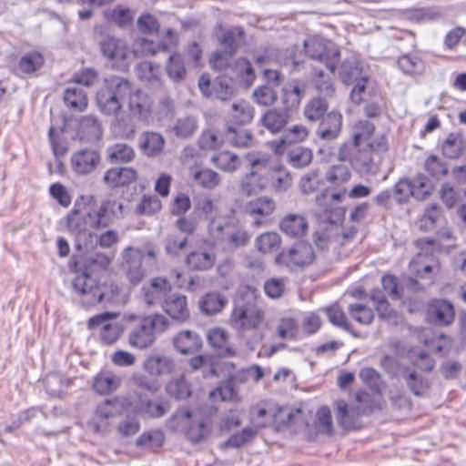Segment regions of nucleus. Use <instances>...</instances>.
I'll return each instance as SVG.
<instances>
[{
  "label": "nucleus",
  "instance_id": "obj_1",
  "mask_svg": "<svg viewBox=\"0 0 466 466\" xmlns=\"http://www.w3.org/2000/svg\"><path fill=\"white\" fill-rule=\"evenodd\" d=\"M127 97L131 116L141 119L149 116L153 105L150 96L128 79L118 76L104 79L96 94V104L102 115L116 117L122 112V102Z\"/></svg>",
  "mask_w": 466,
  "mask_h": 466
},
{
  "label": "nucleus",
  "instance_id": "obj_2",
  "mask_svg": "<svg viewBox=\"0 0 466 466\" xmlns=\"http://www.w3.org/2000/svg\"><path fill=\"white\" fill-rule=\"evenodd\" d=\"M122 204L115 199H105L98 204L94 196L81 195L66 214V226L76 238L86 234L91 236L92 230L110 227L122 213Z\"/></svg>",
  "mask_w": 466,
  "mask_h": 466
},
{
  "label": "nucleus",
  "instance_id": "obj_3",
  "mask_svg": "<svg viewBox=\"0 0 466 466\" xmlns=\"http://www.w3.org/2000/svg\"><path fill=\"white\" fill-rule=\"evenodd\" d=\"M362 383L370 389L358 390L347 401L338 399L333 407L338 424L344 430H356L363 426L361 419L370 416L375 410V396L379 393V373L372 368H363L360 371Z\"/></svg>",
  "mask_w": 466,
  "mask_h": 466
},
{
  "label": "nucleus",
  "instance_id": "obj_4",
  "mask_svg": "<svg viewBox=\"0 0 466 466\" xmlns=\"http://www.w3.org/2000/svg\"><path fill=\"white\" fill-rule=\"evenodd\" d=\"M68 268L70 272L75 274L72 281L73 290L83 305H113L120 301L122 288L113 280L101 282L90 264L79 268L77 259L73 257Z\"/></svg>",
  "mask_w": 466,
  "mask_h": 466
},
{
  "label": "nucleus",
  "instance_id": "obj_5",
  "mask_svg": "<svg viewBox=\"0 0 466 466\" xmlns=\"http://www.w3.org/2000/svg\"><path fill=\"white\" fill-rule=\"evenodd\" d=\"M124 321L127 344L138 350L151 348L158 335L166 332L170 326L168 319L159 312L127 314L124 316Z\"/></svg>",
  "mask_w": 466,
  "mask_h": 466
},
{
  "label": "nucleus",
  "instance_id": "obj_6",
  "mask_svg": "<svg viewBox=\"0 0 466 466\" xmlns=\"http://www.w3.org/2000/svg\"><path fill=\"white\" fill-rule=\"evenodd\" d=\"M212 416L201 406L181 407L167 420V428L181 431L188 441L198 444L210 434Z\"/></svg>",
  "mask_w": 466,
  "mask_h": 466
},
{
  "label": "nucleus",
  "instance_id": "obj_7",
  "mask_svg": "<svg viewBox=\"0 0 466 466\" xmlns=\"http://www.w3.org/2000/svg\"><path fill=\"white\" fill-rule=\"evenodd\" d=\"M248 171L242 177L239 188L243 195L250 197L263 191L269 186L270 155L260 151L245 155Z\"/></svg>",
  "mask_w": 466,
  "mask_h": 466
},
{
  "label": "nucleus",
  "instance_id": "obj_8",
  "mask_svg": "<svg viewBox=\"0 0 466 466\" xmlns=\"http://www.w3.org/2000/svg\"><path fill=\"white\" fill-rule=\"evenodd\" d=\"M249 291L234 303L228 318L229 325L242 332L259 329L265 320V311L256 301L258 290Z\"/></svg>",
  "mask_w": 466,
  "mask_h": 466
},
{
  "label": "nucleus",
  "instance_id": "obj_9",
  "mask_svg": "<svg viewBox=\"0 0 466 466\" xmlns=\"http://www.w3.org/2000/svg\"><path fill=\"white\" fill-rule=\"evenodd\" d=\"M348 145L343 144L339 151V163L331 165L325 172L326 188L329 199L335 203H342L347 198L348 184L352 177V163L349 157Z\"/></svg>",
  "mask_w": 466,
  "mask_h": 466
},
{
  "label": "nucleus",
  "instance_id": "obj_10",
  "mask_svg": "<svg viewBox=\"0 0 466 466\" xmlns=\"http://www.w3.org/2000/svg\"><path fill=\"white\" fill-rule=\"evenodd\" d=\"M384 34L387 38L397 42L395 47L400 53L397 65L401 72L410 76L421 75L425 70L424 61L416 55L405 53L407 50L416 47L415 35L409 31L397 30L391 27L387 28Z\"/></svg>",
  "mask_w": 466,
  "mask_h": 466
},
{
  "label": "nucleus",
  "instance_id": "obj_11",
  "mask_svg": "<svg viewBox=\"0 0 466 466\" xmlns=\"http://www.w3.org/2000/svg\"><path fill=\"white\" fill-rule=\"evenodd\" d=\"M303 46L306 55L310 59L321 62L331 74H334L339 62L340 53L330 41L313 35L307 38Z\"/></svg>",
  "mask_w": 466,
  "mask_h": 466
},
{
  "label": "nucleus",
  "instance_id": "obj_12",
  "mask_svg": "<svg viewBox=\"0 0 466 466\" xmlns=\"http://www.w3.org/2000/svg\"><path fill=\"white\" fill-rule=\"evenodd\" d=\"M314 259L315 254L312 246L307 242H297L278 252L274 262L276 265L293 270L310 265Z\"/></svg>",
  "mask_w": 466,
  "mask_h": 466
},
{
  "label": "nucleus",
  "instance_id": "obj_13",
  "mask_svg": "<svg viewBox=\"0 0 466 466\" xmlns=\"http://www.w3.org/2000/svg\"><path fill=\"white\" fill-rule=\"evenodd\" d=\"M99 46L103 56L111 63L113 67L120 70L128 69L133 52L124 39L107 35L100 42Z\"/></svg>",
  "mask_w": 466,
  "mask_h": 466
},
{
  "label": "nucleus",
  "instance_id": "obj_14",
  "mask_svg": "<svg viewBox=\"0 0 466 466\" xmlns=\"http://www.w3.org/2000/svg\"><path fill=\"white\" fill-rule=\"evenodd\" d=\"M212 235L219 239L224 247L235 250L247 246L250 241L249 232L238 221L225 220Z\"/></svg>",
  "mask_w": 466,
  "mask_h": 466
},
{
  "label": "nucleus",
  "instance_id": "obj_15",
  "mask_svg": "<svg viewBox=\"0 0 466 466\" xmlns=\"http://www.w3.org/2000/svg\"><path fill=\"white\" fill-rule=\"evenodd\" d=\"M434 244V239L430 238H422L416 240V246L421 250ZM439 268L440 264L437 259L432 255L429 256L427 252L424 253L423 251L419 252L409 264L410 273L420 279L431 278V275L434 271H439Z\"/></svg>",
  "mask_w": 466,
  "mask_h": 466
},
{
  "label": "nucleus",
  "instance_id": "obj_16",
  "mask_svg": "<svg viewBox=\"0 0 466 466\" xmlns=\"http://www.w3.org/2000/svg\"><path fill=\"white\" fill-rule=\"evenodd\" d=\"M115 318L116 314L104 312L91 317L87 321L88 329H100L99 339L103 345L110 346L116 343L122 335V327L111 321Z\"/></svg>",
  "mask_w": 466,
  "mask_h": 466
},
{
  "label": "nucleus",
  "instance_id": "obj_17",
  "mask_svg": "<svg viewBox=\"0 0 466 466\" xmlns=\"http://www.w3.org/2000/svg\"><path fill=\"white\" fill-rule=\"evenodd\" d=\"M341 80L348 86H353L350 93L351 100L360 104L365 100L369 78L364 75L362 68L358 64H344L340 74Z\"/></svg>",
  "mask_w": 466,
  "mask_h": 466
},
{
  "label": "nucleus",
  "instance_id": "obj_18",
  "mask_svg": "<svg viewBox=\"0 0 466 466\" xmlns=\"http://www.w3.org/2000/svg\"><path fill=\"white\" fill-rule=\"evenodd\" d=\"M167 42L156 44L153 40L145 37H138L135 40L132 52L133 58L154 56L158 51H167L170 47H176L178 45V35L171 28L166 30Z\"/></svg>",
  "mask_w": 466,
  "mask_h": 466
},
{
  "label": "nucleus",
  "instance_id": "obj_19",
  "mask_svg": "<svg viewBox=\"0 0 466 466\" xmlns=\"http://www.w3.org/2000/svg\"><path fill=\"white\" fill-rule=\"evenodd\" d=\"M172 290L171 282L165 277H153L141 288V299L147 306L163 302Z\"/></svg>",
  "mask_w": 466,
  "mask_h": 466
},
{
  "label": "nucleus",
  "instance_id": "obj_20",
  "mask_svg": "<svg viewBox=\"0 0 466 466\" xmlns=\"http://www.w3.org/2000/svg\"><path fill=\"white\" fill-rule=\"evenodd\" d=\"M455 318L453 304L444 299H431L426 309V319L429 323L439 327L450 326Z\"/></svg>",
  "mask_w": 466,
  "mask_h": 466
},
{
  "label": "nucleus",
  "instance_id": "obj_21",
  "mask_svg": "<svg viewBox=\"0 0 466 466\" xmlns=\"http://www.w3.org/2000/svg\"><path fill=\"white\" fill-rule=\"evenodd\" d=\"M206 337L209 347L218 356L232 358L238 355V349L231 342L230 333L227 329L218 326L210 328Z\"/></svg>",
  "mask_w": 466,
  "mask_h": 466
},
{
  "label": "nucleus",
  "instance_id": "obj_22",
  "mask_svg": "<svg viewBox=\"0 0 466 466\" xmlns=\"http://www.w3.org/2000/svg\"><path fill=\"white\" fill-rule=\"evenodd\" d=\"M163 311L174 321L184 323L190 319V309L187 296L174 293L162 302Z\"/></svg>",
  "mask_w": 466,
  "mask_h": 466
},
{
  "label": "nucleus",
  "instance_id": "obj_23",
  "mask_svg": "<svg viewBox=\"0 0 466 466\" xmlns=\"http://www.w3.org/2000/svg\"><path fill=\"white\" fill-rule=\"evenodd\" d=\"M100 154L91 148H83L71 156L70 163L73 171L78 175L92 173L100 164Z\"/></svg>",
  "mask_w": 466,
  "mask_h": 466
},
{
  "label": "nucleus",
  "instance_id": "obj_24",
  "mask_svg": "<svg viewBox=\"0 0 466 466\" xmlns=\"http://www.w3.org/2000/svg\"><path fill=\"white\" fill-rule=\"evenodd\" d=\"M246 213L254 218L256 226L266 222L276 209V202L268 196L256 198L246 205Z\"/></svg>",
  "mask_w": 466,
  "mask_h": 466
},
{
  "label": "nucleus",
  "instance_id": "obj_25",
  "mask_svg": "<svg viewBox=\"0 0 466 466\" xmlns=\"http://www.w3.org/2000/svg\"><path fill=\"white\" fill-rule=\"evenodd\" d=\"M189 178L197 186L204 188L212 190L216 188L221 182L220 175L202 165V163H194L188 167Z\"/></svg>",
  "mask_w": 466,
  "mask_h": 466
},
{
  "label": "nucleus",
  "instance_id": "obj_26",
  "mask_svg": "<svg viewBox=\"0 0 466 466\" xmlns=\"http://www.w3.org/2000/svg\"><path fill=\"white\" fill-rule=\"evenodd\" d=\"M123 259L127 265V278L132 285L138 284L144 278V270L142 268L143 251L128 247L123 252Z\"/></svg>",
  "mask_w": 466,
  "mask_h": 466
},
{
  "label": "nucleus",
  "instance_id": "obj_27",
  "mask_svg": "<svg viewBox=\"0 0 466 466\" xmlns=\"http://www.w3.org/2000/svg\"><path fill=\"white\" fill-rule=\"evenodd\" d=\"M196 211L208 220V228L211 234L224 221L222 218V210L218 201L206 196L198 199L196 205Z\"/></svg>",
  "mask_w": 466,
  "mask_h": 466
},
{
  "label": "nucleus",
  "instance_id": "obj_28",
  "mask_svg": "<svg viewBox=\"0 0 466 466\" xmlns=\"http://www.w3.org/2000/svg\"><path fill=\"white\" fill-rule=\"evenodd\" d=\"M305 422L301 409H289L276 404V410L272 414L270 424L278 431L289 426H298Z\"/></svg>",
  "mask_w": 466,
  "mask_h": 466
},
{
  "label": "nucleus",
  "instance_id": "obj_29",
  "mask_svg": "<svg viewBox=\"0 0 466 466\" xmlns=\"http://www.w3.org/2000/svg\"><path fill=\"white\" fill-rule=\"evenodd\" d=\"M173 346L181 355H194L198 353L203 346L201 337L191 330H182L173 338Z\"/></svg>",
  "mask_w": 466,
  "mask_h": 466
},
{
  "label": "nucleus",
  "instance_id": "obj_30",
  "mask_svg": "<svg viewBox=\"0 0 466 466\" xmlns=\"http://www.w3.org/2000/svg\"><path fill=\"white\" fill-rule=\"evenodd\" d=\"M309 135V130L306 126L294 125L289 128L281 137L273 140L271 147L276 154L282 155L286 146L298 144L305 141Z\"/></svg>",
  "mask_w": 466,
  "mask_h": 466
},
{
  "label": "nucleus",
  "instance_id": "obj_31",
  "mask_svg": "<svg viewBox=\"0 0 466 466\" xmlns=\"http://www.w3.org/2000/svg\"><path fill=\"white\" fill-rule=\"evenodd\" d=\"M290 120V113L287 109L272 107L266 110L260 123L271 134L281 132Z\"/></svg>",
  "mask_w": 466,
  "mask_h": 466
},
{
  "label": "nucleus",
  "instance_id": "obj_32",
  "mask_svg": "<svg viewBox=\"0 0 466 466\" xmlns=\"http://www.w3.org/2000/svg\"><path fill=\"white\" fill-rule=\"evenodd\" d=\"M143 370L152 377H160L174 371L176 364L170 357L151 354L143 362Z\"/></svg>",
  "mask_w": 466,
  "mask_h": 466
},
{
  "label": "nucleus",
  "instance_id": "obj_33",
  "mask_svg": "<svg viewBox=\"0 0 466 466\" xmlns=\"http://www.w3.org/2000/svg\"><path fill=\"white\" fill-rule=\"evenodd\" d=\"M212 372L218 377L227 379L228 383L234 385L235 389L238 384L248 381L246 368L237 369L231 361L220 360L216 362L213 365Z\"/></svg>",
  "mask_w": 466,
  "mask_h": 466
},
{
  "label": "nucleus",
  "instance_id": "obj_34",
  "mask_svg": "<svg viewBox=\"0 0 466 466\" xmlns=\"http://www.w3.org/2000/svg\"><path fill=\"white\" fill-rule=\"evenodd\" d=\"M279 228L290 238H302L309 230V222L302 215L289 213L281 218Z\"/></svg>",
  "mask_w": 466,
  "mask_h": 466
},
{
  "label": "nucleus",
  "instance_id": "obj_35",
  "mask_svg": "<svg viewBox=\"0 0 466 466\" xmlns=\"http://www.w3.org/2000/svg\"><path fill=\"white\" fill-rule=\"evenodd\" d=\"M137 179V173L132 167H111L104 175V182L111 188L129 186Z\"/></svg>",
  "mask_w": 466,
  "mask_h": 466
},
{
  "label": "nucleus",
  "instance_id": "obj_36",
  "mask_svg": "<svg viewBox=\"0 0 466 466\" xmlns=\"http://www.w3.org/2000/svg\"><path fill=\"white\" fill-rule=\"evenodd\" d=\"M166 140L164 137L157 132H143L138 140L140 151L148 157L159 156L165 147Z\"/></svg>",
  "mask_w": 466,
  "mask_h": 466
},
{
  "label": "nucleus",
  "instance_id": "obj_37",
  "mask_svg": "<svg viewBox=\"0 0 466 466\" xmlns=\"http://www.w3.org/2000/svg\"><path fill=\"white\" fill-rule=\"evenodd\" d=\"M403 16L411 23L424 24L441 20L443 14L437 6H425L405 9Z\"/></svg>",
  "mask_w": 466,
  "mask_h": 466
},
{
  "label": "nucleus",
  "instance_id": "obj_38",
  "mask_svg": "<svg viewBox=\"0 0 466 466\" xmlns=\"http://www.w3.org/2000/svg\"><path fill=\"white\" fill-rule=\"evenodd\" d=\"M254 107L245 100H239L231 105L228 113V126L241 127L246 125L254 117Z\"/></svg>",
  "mask_w": 466,
  "mask_h": 466
},
{
  "label": "nucleus",
  "instance_id": "obj_39",
  "mask_svg": "<svg viewBox=\"0 0 466 466\" xmlns=\"http://www.w3.org/2000/svg\"><path fill=\"white\" fill-rule=\"evenodd\" d=\"M401 374L410 391L418 397L423 396L429 390L430 384L427 379L419 375L415 370L408 367H400L394 376Z\"/></svg>",
  "mask_w": 466,
  "mask_h": 466
},
{
  "label": "nucleus",
  "instance_id": "obj_40",
  "mask_svg": "<svg viewBox=\"0 0 466 466\" xmlns=\"http://www.w3.org/2000/svg\"><path fill=\"white\" fill-rule=\"evenodd\" d=\"M282 245V238L276 231H267L259 234L254 240L256 250L264 256L278 252Z\"/></svg>",
  "mask_w": 466,
  "mask_h": 466
},
{
  "label": "nucleus",
  "instance_id": "obj_41",
  "mask_svg": "<svg viewBox=\"0 0 466 466\" xmlns=\"http://www.w3.org/2000/svg\"><path fill=\"white\" fill-rule=\"evenodd\" d=\"M228 304V299L218 291H211L204 294L199 300L201 312L208 316L220 313Z\"/></svg>",
  "mask_w": 466,
  "mask_h": 466
},
{
  "label": "nucleus",
  "instance_id": "obj_42",
  "mask_svg": "<svg viewBox=\"0 0 466 466\" xmlns=\"http://www.w3.org/2000/svg\"><path fill=\"white\" fill-rule=\"evenodd\" d=\"M270 166L271 168L268 171L270 176L269 185L273 187L276 191L287 190L292 183V178L289 171L275 161L274 157L270 155Z\"/></svg>",
  "mask_w": 466,
  "mask_h": 466
},
{
  "label": "nucleus",
  "instance_id": "obj_43",
  "mask_svg": "<svg viewBox=\"0 0 466 466\" xmlns=\"http://www.w3.org/2000/svg\"><path fill=\"white\" fill-rule=\"evenodd\" d=\"M342 125V116L339 113L331 111L327 113L319 125V137L325 140L335 139L340 130Z\"/></svg>",
  "mask_w": 466,
  "mask_h": 466
},
{
  "label": "nucleus",
  "instance_id": "obj_44",
  "mask_svg": "<svg viewBox=\"0 0 466 466\" xmlns=\"http://www.w3.org/2000/svg\"><path fill=\"white\" fill-rule=\"evenodd\" d=\"M441 150L445 157L459 158L466 153V138L461 133H451L443 141Z\"/></svg>",
  "mask_w": 466,
  "mask_h": 466
},
{
  "label": "nucleus",
  "instance_id": "obj_45",
  "mask_svg": "<svg viewBox=\"0 0 466 466\" xmlns=\"http://www.w3.org/2000/svg\"><path fill=\"white\" fill-rule=\"evenodd\" d=\"M215 261V254L203 249L191 251L187 254L186 258L188 268L196 271H203L211 268Z\"/></svg>",
  "mask_w": 466,
  "mask_h": 466
},
{
  "label": "nucleus",
  "instance_id": "obj_46",
  "mask_svg": "<svg viewBox=\"0 0 466 466\" xmlns=\"http://www.w3.org/2000/svg\"><path fill=\"white\" fill-rule=\"evenodd\" d=\"M227 141L226 130L211 127L204 130L198 137V146L201 149L214 151L221 147Z\"/></svg>",
  "mask_w": 466,
  "mask_h": 466
},
{
  "label": "nucleus",
  "instance_id": "obj_47",
  "mask_svg": "<svg viewBox=\"0 0 466 466\" xmlns=\"http://www.w3.org/2000/svg\"><path fill=\"white\" fill-rule=\"evenodd\" d=\"M103 16L106 23L116 25L118 27L129 25L134 19L132 10L121 5L104 10Z\"/></svg>",
  "mask_w": 466,
  "mask_h": 466
},
{
  "label": "nucleus",
  "instance_id": "obj_48",
  "mask_svg": "<svg viewBox=\"0 0 466 466\" xmlns=\"http://www.w3.org/2000/svg\"><path fill=\"white\" fill-rule=\"evenodd\" d=\"M303 96V89L298 80L286 83L281 89V99L284 105L283 109L289 112L292 108H298Z\"/></svg>",
  "mask_w": 466,
  "mask_h": 466
},
{
  "label": "nucleus",
  "instance_id": "obj_49",
  "mask_svg": "<svg viewBox=\"0 0 466 466\" xmlns=\"http://www.w3.org/2000/svg\"><path fill=\"white\" fill-rule=\"evenodd\" d=\"M120 386V379L110 371H100L93 381L94 390L100 395H107Z\"/></svg>",
  "mask_w": 466,
  "mask_h": 466
},
{
  "label": "nucleus",
  "instance_id": "obj_50",
  "mask_svg": "<svg viewBox=\"0 0 466 466\" xmlns=\"http://www.w3.org/2000/svg\"><path fill=\"white\" fill-rule=\"evenodd\" d=\"M233 73L238 83L245 87H249L256 79V73L251 62L245 58H238L232 67Z\"/></svg>",
  "mask_w": 466,
  "mask_h": 466
},
{
  "label": "nucleus",
  "instance_id": "obj_51",
  "mask_svg": "<svg viewBox=\"0 0 466 466\" xmlns=\"http://www.w3.org/2000/svg\"><path fill=\"white\" fill-rule=\"evenodd\" d=\"M211 163L222 172L234 173L240 166V159L237 154L223 150L212 156Z\"/></svg>",
  "mask_w": 466,
  "mask_h": 466
},
{
  "label": "nucleus",
  "instance_id": "obj_52",
  "mask_svg": "<svg viewBox=\"0 0 466 466\" xmlns=\"http://www.w3.org/2000/svg\"><path fill=\"white\" fill-rule=\"evenodd\" d=\"M63 98L66 106L76 112H83L88 106L87 94L78 87L66 88Z\"/></svg>",
  "mask_w": 466,
  "mask_h": 466
},
{
  "label": "nucleus",
  "instance_id": "obj_53",
  "mask_svg": "<svg viewBox=\"0 0 466 466\" xmlns=\"http://www.w3.org/2000/svg\"><path fill=\"white\" fill-rule=\"evenodd\" d=\"M208 398L213 403L238 401L239 400L238 390L234 388V385L228 383L227 379H224L219 385L209 392Z\"/></svg>",
  "mask_w": 466,
  "mask_h": 466
},
{
  "label": "nucleus",
  "instance_id": "obj_54",
  "mask_svg": "<svg viewBox=\"0 0 466 466\" xmlns=\"http://www.w3.org/2000/svg\"><path fill=\"white\" fill-rule=\"evenodd\" d=\"M329 321L333 325L348 332L353 333V326L349 320L346 312L337 303L323 309Z\"/></svg>",
  "mask_w": 466,
  "mask_h": 466
},
{
  "label": "nucleus",
  "instance_id": "obj_55",
  "mask_svg": "<svg viewBox=\"0 0 466 466\" xmlns=\"http://www.w3.org/2000/svg\"><path fill=\"white\" fill-rule=\"evenodd\" d=\"M414 186L409 180H400L393 192L388 190L380 192V204L386 199L393 198L397 203L407 202L410 196L414 197Z\"/></svg>",
  "mask_w": 466,
  "mask_h": 466
},
{
  "label": "nucleus",
  "instance_id": "obj_56",
  "mask_svg": "<svg viewBox=\"0 0 466 466\" xmlns=\"http://www.w3.org/2000/svg\"><path fill=\"white\" fill-rule=\"evenodd\" d=\"M101 133V124L96 116H85L80 118L78 123V135L81 139H97L100 137Z\"/></svg>",
  "mask_w": 466,
  "mask_h": 466
},
{
  "label": "nucleus",
  "instance_id": "obj_57",
  "mask_svg": "<svg viewBox=\"0 0 466 466\" xmlns=\"http://www.w3.org/2000/svg\"><path fill=\"white\" fill-rule=\"evenodd\" d=\"M135 156L134 148L125 143H116L107 148V157L112 163H128Z\"/></svg>",
  "mask_w": 466,
  "mask_h": 466
},
{
  "label": "nucleus",
  "instance_id": "obj_58",
  "mask_svg": "<svg viewBox=\"0 0 466 466\" xmlns=\"http://www.w3.org/2000/svg\"><path fill=\"white\" fill-rule=\"evenodd\" d=\"M44 64V56L38 51H32L21 56L18 69L24 74L32 75L38 71Z\"/></svg>",
  "mask_w": 466,
  "mask_h": 466
},
{
  "label": "nucleus",
  "instance_id": "obj_59",
  "mask_svg": "<svg viewBox=\"0 0 466 466\" xmlns=\"http://www.w3.org/2000/svg\"><path fill=\"white\" fill-rule=\"evenodd\" d=\"M299 330L297 320L291 317L281 318L276 327L277 336L282 340L298 339Z\"/></svg>",
  "mask_w": 466,
  "mask_h": 466
},
{
  "label": "nucleus",
  "instance_id": "obj_60",
  "mask_svg": "<svg viewBox=\"0 0 466 466\" xmlns=\"http://www.w3.org/2000/svg\"><path fill=\"white\" fill-rule=\"evenodd\" d=\"M166 392L176 400H185L191 395L190 384L184 376H180L168 381L166 386Z\"/></svg>",
  "mask_w": 466,
  "mask_h": 466
},
{
  "label": "nucleus",
  "instance_id": "obj_61",
  "mask_svg": "<svg viewBox=\"0 0 466 466\" xmlns=\"http://www.w3.org/2000/svg\"><path fill=\"white\" fill-rule=\"evenodd\" d=\"M245 31L242 27H234L225 32L221 39V45L234 55L245 40Z\"/></svg>",
  "mask_w": 466,
  "mask_h": 466
},
{
  "label": "nucleus",
  "instance_id": "obj_62",
  "mask_svg": "<svg viewBox=\"0 0 466 466\" xmlns=\"http://www.w3.org/2000/svg\"><path fill=\"white\" fill-rule=\"evenodd\" d=\"M328 110V103L324 98L313 97L304 107V116L309 121L324 118Z\"/></svg>",
  "mask_w": 466,
  "mask_h": 466
},
{
  "label": "nucleus",
  "instance_id": "obj_63",
  "mask_svg": "<svg viewBox=\"0 0 466 466\" xmlns=\"http://www.w3.org/2000/svg\"><path fill=\"white\" fill-rule=\"evenodd\" d=\"M409 359L417 369L429 372L435 366L434 359L426 351L413 348L409 351Z\"/></svg>",
  "mask_w": 466,
  "mask_h": 466
},
{
  "label": "nucleus",
  "instance_id": "obj_64",
  "mask_svg": "<svg viewBox=\"0 0 466 466\" xmlns=\"http://www.w3.org/2000/svg\"><path fill=\"white\" fill-rule=\"evenodd\" d=\"M166 69L168 76L174 81L183 79L187 75V69L182 55L177 52L172 54L168 58Z\"/></svg>",
  "mask_w": 466,
  "mask_h": 466
}]
</instances>
